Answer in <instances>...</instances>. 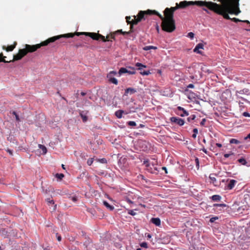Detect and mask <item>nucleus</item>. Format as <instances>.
Wrapping results in <instances>:
<instances>
[{"label":"nucleus","instance_id":"obj_48","mask_svg":"<svg viewBox=\"0 0 250 250\" xmlns=\"http://www.w3.org/2000/svg\"><path fill=\"white\" fill-rule=\"evenodd\" d=\"M195 164H196V167H197V169H198L199 168V160L198 158H196L195 160Z\"/></svg>","mask_w":250,"mask_h":250},{"label":"nucleus","instance_id":"obj_15","mask_svg":"<svg viewBox=\"0 0 250 250\" xmlns=\"http://www.w3.org/2000/svg\"><path fill=\"white\" fill-rule=\"evenodd\" d=\"M17 44V43L16 42H15L13 43V44L11 45H8L7 47L3 45L2 46V49L3 50H5L7 52L12 51L14 50V49L16 47V45Z\"/></svg>","mask_w":250,"mask_h":250},{"label":"nucleus","instance_id":"obj_45","mask_svg":"<svg viewBox=\"0 0 250 250\" xmlns=\"http://www.w3.org/2000/svg\"><path fill=\"white\" fill-rule=\"evenodd\" d=\"M116 33L115 32H113V33H111L110 34V40H115V35H116Z\"/></svg>","mask_w":250,"mask_h":250},{"label":"nucleus","instance_id":"obj_14","mask_svg":"<svg viewBox=\"0 0 250 250\" xmlns=\"http://www.w3.org/2000/svg\"><path fill=\"white\" fill-rule=\"evenodd\" d=\"M237 181L234 179H231L229 184L226 186V189L230 190L232 189L236 184Z\"/></svg>","mask_w":250,"mask_h":250},{"label":"nucleus","instance_id":"obj_27","mask_svg":"<svg viewBox=\"0 0 250 250\" xmlns=\"http://www.w3.org/2000/svg\"><path fill=\"white\" fill-rule=\"evenodd\" d=\"M128 72V69H127L126 68H125V67H121L119 72H118V73L119 74V75H121V74H124V73H127Z\"/></svg>","mask_w":250,"mask_h":250},{"label":"nucleus","instance_id":"obj_3","mask_svg":"<svg viewBox=\"0 0 250 250\" xmlns=\"http://www.w3.org/2000/svg\"><path fill=\"white\" fill-rule=\"evenodd\" d=\"M72 34H73V37L74 36H80V35H85L86 36H88L90 37L91 39H92L94 40L98 41L100 39H101L103 42H109V41H112V40H110V35H108L106 36V37L103 36L102 35H101L99 34L98 33H94V32H75L74 33H71Z\"/></svg>","mask_w":250,"mask_h":250},{"label":"nucleus","instance_id":"obj_19","mask_svg":"<svg viewBox=\"0 0 250 250\" xmlns=\"http://www.w3.org/2000/svg\"><path fill=\"white\" fill-rule=\"evenodd\" d=\"M83 246H85L86 250H90V247L93 246V244L91 243V241L90 240H88L83 243Z\"/></svg>","mask_w":250,"mask_h":250},{"label":"nucleus","instance_id":"obj_7","mask_svg":"<svg viewBox=\"0 0 250 250\" xmlns=\"http://www.w3.org/2000/svg\"><path fill=\"white\" fill-rule=\"evenodd\" d=\"M154 10H147L146 11H140L137 16V19L139 21H141L143 19H145L147 15L153 14Z\"/></svg>","mask_w":250,"mask_h":250},{"label":"nucleus","instance_id":"obj_47","mask_svg":"<svg viewBox=\"0 0 250 250\" xmlns=\"http://www.w3.org/2000/svg\"><path fill=\"white\" fill-rule=\"evenodd\" d=\"M127 125L129 126H135L136 125V123L134 121H129L127 122Z\"/></svg>","mask_w":250,"mask_h":250},{"label":"nucleus","instance_id":"obj_57","mask_svg":"<svg viewBox=\"0 0 250 250\" xmlns=\"http://www.w3.org/2000/svg\"><path fill=\"white\" fill-rule=\"evenodd\" d=\"M233 152H231L230 153H229V154H225L224 155V156L226 158H229L230 155H233Z\"/></svg>","mask_w":250,"mask_h":250},{"label":"nucleus","instance_id":"obj_37","mask_svg":"<svg viewBox=\"0 0 250 250\" xmlns=\"http://www.w3.org/2000/svg\"><path fill=\"white\" fill-rule=\"evenodd\" d=\"M69 199L74 202H76L78 201V198L77 196H73L69 197Z\"/></svg>","mask_w":250,"mask_h":250},{"label":"nucleus","instance_id":"obj_52","mask_svg":"<svg viewBox=\"0 0 250 250\" xmlns=\"http://www.w3.org/2000/svg\"><path fill=\"white\" fill-rule=\"evenodd\" d=\"M140 246L142 248H147V244L146 242H143L140 244Z\"/></svg>","mask_w":250,"mask_h":250},{"label":"nucleus","instance_id":"obj_35","mask_svg":"<svg viewBox=\"0 0 250 250\" xmlns=\"http://www.w3.org/2000/svg\"><path fill=\"white\" fill-rule=\"evenodd\" d=\"M238 161L239 163H241L243 165H245L247 163L246 160L243 158H241L238 159Z\"/></svg>","mask_w":250,"mask_h":250},{"label":"nucleus","instance_id":"obj_21","mask_svg":"<svg viewBox=\"0 0 250 250\" xmlns=\"http://www.w3.org/2000/svg\"><path fill=\"white\" fill-rule=\"evenodd\" d=\"M215 174H210L209 178L210 180V183H212L214 186H217L216 179L214 176Z\"/></svg>","mask_w":250,"mask_h":250},{"label":"nucleus","instance_id":"obj_29","mask_svg":"<svg viewBox=\"0 0 250 250\" xmlns=\"http://www.w3.org/2000/svg\"><path fill=\"white\" fill-rule=\"evenodd\" d=\"M156 49L157 47L156 46H152V45H149V46H146L143 47V50L147 51L149 50L150 49Z\"/></svg>","mask_w":250,"mask_h":250},{"label":"nucleus","instance_id":"obj_2","mask_svg":"<svg viewBox=\"0 0 250 250\" xmlns=\"http://www.w3.org/2000/svg\"><path fill=\"white\" fill-rule=\"evenodd\" d=\"M73 34H72L71 33H67L65 34L60 35L58 36H54L51 38H48L46 40L42 42L39 44H37L35 45H29V44H25V48H24L27 51V53L28 52H33L36 51L38 49L40 48L42 46H46L49 43L53 42L57 40H59L62 38H73Z\"/></svg>","mask_w":250,"mask_h":250},{"label":"nucleus","instance_id":"obj_24","mask_svg":"<svg viewBox=\"0 0 250 250\" xmlns=\"http://www.w3.org/2000/svg\"><path fill=\"white\" fill-rule=\"evenodd\" d=\"M103 204L110 210H112L114 208V207L110 205L107 201H104Z\"/></svg>","mask_w":250,"mask_h":250},{"label":"nucleus","instance_id":"obj_5","mask_svg":"<svg viewBox=\"0 0 250 250\" xmlns=\"http://www.w3.org/2000/svg\"><path fill=\"white\" fill-rule=\"evenodd\" d=\"M161 27L163 30L167 32H172L175 30V23L174 20H163Z\"/></svg>","mask_w":250,"mask_h":250},{"label":"nucleus","instance_id":"obj_43","mask_svg":"<svg viewBox=\"0 0 250 250\" xmlns=\"http://www.w3.org/2000/svg\"><path fill=\"white\" fill-rule=\"evenodd\" d=\"M213 207H226V205L225 204H214Z\"/></svg>","mask_w":250,"mask_h":250},{"label":"nucleus","instance_id":"obj_4","mask_svg":"<svg viewBox=\"0 0 250 250\" xmlns=\"http://www.w3.org/2000/svg\"><path fill=\"white\" fill-rule=\"evenodd\" d=\"M195 5L202 9V10L205 11L207 13L209 14L210 12L205 7V1L203 0H197V1H187L186 0L181 1L179 3H178L179 8H185L186 7L189 5Z\"/></svg>","mask_w":250,"mask_h":250},{"label":"nucleus","instance_id":"obj_62","mask_svg":"<svg viewBox=\"0 0 250 250\" xmlns=\"http://www.w3.org/2000/svg\"><path fill=\"white\" fill-rule=\"evenodd\" d=\"M6 151L11 155H13V152L11 150L9 149H7L6 150Z\"/></svg>","mask_w":250,"mask_h":250},{"label":"nucleus","instance_id":"obj_51","mask_svg":"<svg viewBox=\"0 0 250 250\" xmlns=\"http://www.w3.org/2000/svg\"><path fill=\"white\" fill-rule=\"evenodd\" d=\"M128 213L132 216H134L136 214V213L133 210H128Z\"/></svg>","mask_w":250,"mask_h":250},{"label":"nucleus","instance_id":"obj_12","mask_svg":"<svg viewBox=\"0 0 250 250\" xmlns=\"http://www.w3.org/2000/svg\"><path fill=\"white\" fill-rule=\"evenodd\" d=\"M170 121L180 126L183 125L185 124V121L183 119L175 117L170 118Z\"/></svg>","mask_w":250,"mask_h":250},{"label":"nucleus","instance_id":"obj_46","mask_svg":"<svg viewBox=\"0 0 250 250\" xmlns=\"http://www.w3.org/2000/svg\"><path fill=\"white\" fill-rule=\"evenodd\" d=\"M229 20H230L231 21L235 22H241L242 21V20H240L237 18H230L229 19Z\"/></svg>","mask_w":250,"mask_h":250},{"label":"nucleus","instance_id":"obj_40","mask_svg":"<svg viewBox=\"0 0 250 250\" xmlns=\"http://www.w3.org/2000/svg\"><path fill=\"white\" fill-rule=\"evenodd\" d=\"M196 118L195 115H192L190 117L187 118V120L188 122H190L191 121L194 120Z\"/></svg>","mask_w":250,"mask_h":250},{"label":"nucleus","instance_id":"obj_34","mask_svg":"<svg viewBox=\"0 0 250 250\" xmlns=\"http://www.w3.org/2000/svg\"><path fill=\"white\" fill-rule=\"evenodd\" d=\"M96 161L98 162L102 163V164H106L107 163V160L105 158H102V159H96Z\"/></svg>","mask_w":250,"mask_h":250},{"label":"nucleus","instance_id":"obj_55","mask_svg":"<svg viewBox=\"0 0 250 250\" xmlns=\"http://www.w3.org/2000/svg\"><path fill=\"white\" fill-rule=\"evenodd\" d=\"M83 101H84V104L86 105H88L91 104V103L86 99H83Z\"/></svg>","mask_w":250,"mask_h":250},{"label":"nucleus","instance_id":"obj_9","mask_svg":"<svg viewBox=\"0 0 250 250\" xmlns=\"http://www.w3.org/2000/svg\"><path fill=\"white\" fill-rule=\"evenodd\" d=\"M231 1V5L233 9L232 10L234 11L233 14L238 15L241 13V10L239 8V0H232Z\"/></svg>","mask_w":250,"mask_h":250},{"label":"nucleus","instance_id":"obj_61","mask_svg":"<svg viewBox=\"0 0 250 250\" xmlns=\"http://www.w3.org/2000/svg\"><path fill=\"white\" fill-rule=\"evenodd\" d=\"M130 25V31L129 32H130V33H131L133 32V24H132V23L131 22V23L129 24Z\"/></svg>","mask_w":250,"mask_h":250},{"label":"nucleus","instance_id":"obj_41","mask_svg":"<svg viewBox=\"0 0 250 250\" xmlns=\"http://www.w3.org/2000/svg\"><path fill=\"white\" fill-rule=\"evenodd\" d=\"M130 70H128L127 73H128L129 74H135L136 71H135V69L134 68H131V67H130Z\"/></svg>","mask_w":250,"mask_h":250},{"label":"nucleus","instance_id":"obj_38","mask_svg":"<svg viewBox=\"0 0 250 250\" xmlns=\"http://www.w3.org/2000/svg\"><path fill=\"white\" fill-rule=\"evenodd\" d=\"M80 115L82 119V120L83 122H86L87 120V117L86 115H83L81 112L80 113Z\"/></svg>","mask_w":250,"mask_h":250},{"label":"nucleus","instance_id":"obj_42","mask_svg":"<svg viewBox=\"0 0 250 250\" xmlns=\"http://www.w3.org/2000/svg\"><path fill=\"white\" fill-rule=\"evenodd\" d=\"M94 161V158H91L87 160V164L88 166H91Z\"/></svg>","mask_w":250,"mask_h":250},{"label":"nucleus","instance_id":"obj_58","mask_svg":"<svg viewBox=\"0 0 250 250\" xmlns=\"http://www.w3.org/2000/svg\"><path fill=\"white\" fill-rule=\"evenodd\" d=\"M243 115L245 117H250V114L247 112H244L243 113Z\"/></svg>","mask_w":250,"mask_h":250},{"label":"nucleus","instance_id":"obj_36","mask_svg":"<svg viewBox=\"0 0 250 250\" xmlns=\"http://www.w3.org/2000/svg\"><path fill=\"white\" fill-rule=\"evenodd\" d=\"M137 16H134V20H132L131 21V22L132 23V24H134V25H136L139 22H140V21H139L137 19Z\"/></svg>","mask_w":250,"mask_h":250},{"label":"nucleus","instance_id":"obj_6","mask_svg":"<svg viewBox=\"0 0 250 250\" xmlns=\"http://www.w3.org/2000/svg\"><path fill=\"white\" fill-rule=\"evenodd\" d=\"M164 17L161 14L158 13L157 11L154 10L153 15H156L158 16L159 18L161 20H174L173 19V14L170 11H167V8L165 9L164 12Z\"/></svg>","mask_w":250,"mask_h":250},{"label":"nucleus","instance_id":"obj_28","mask_svg":"<svg viewBox=\"0 0 250 250\" xmlns=\"http://www.w3.org/2000/svg\"><path fill=\"white\" fill-rule=\"evenodd\" d=\"M39 147L42 151V154H45L47 152V149L46 147L42 145H39Z\"/></svg>","mask_w":250,"mask_h":250},{"label":"nucleus","instance_id":"obj_17","mask_svg":"<svg viewBox=\"0 0 250 250\" xmlns=\"http://www.w3.org/2000/svg\"><path fill=\"white\" fill-rule=\"evenodd\" d=\"M137 92L136 89L131 87L127 88L125 91V95L127 96L128 94H132Z\"/></svg>","mask_w":250,"mask_h":250},{"label":"nucleus","instance_id":"obj_13","mask_svg":"<svg viewBox=\"0 0 250 250\" xmlns=\"http://www.w3.org/2000/svg\"><path fill=\"white\" fill-rule=\"evenodd\" d=\"M177 114L181 117L187 116L188 113L185 109L181 106L177 107Z\"/></svg>","mask_w":250,"mask_h":250},{"label":"nucleus","instance_id":"obj_1","mask_svg":"<svg viewBox=\"0 0 250 250\" xmlns=\"http://www.w3.org/2000/svg\"><path fill=\"white\" fill-rule=\"evenodd\" d=\"M221 4H217L213 1L205 0V7L208 10L213 12L214 13L222 16L225 19H229V14H233L231 2L232 0H217Z\"/></svg>","mask_w":250,"mask_h":250},{"label":"nucleus","instance_id":"obj_64","mask_svg":"<svg viewBox=\"0 0 250 250\" xmlns=\"http://www.w3.org/2000/svg\"><path fill=\"white\" fill-rule=\"evenodd\" d=\"M81 235L83 236L84 237L85 239H86V235H85V232L84 231H81Z\"/></svg>","mask_w":250,"mask_h":250},{"label":"nucleus","instance_id":"obj_54","mask_svg":"<svg viewBox=\"0 0 250 250\" xmlns=\"http://www.w3.org/2000/svg\"><path fill=\"white\" fill-rule=\"evenodd\" d=\"M46 201L48 204H54V202L53 200H51L50 198L46 199Z\"/></svg>","mask_w":250,"mask_h":250},{"label":"nucleus","instance_id":"obj_10","mask_svg":"<svg viewBox=\"0 0 250 250\" xmlns=\"http://www.w3.org/2000/svg\"><path fill=\"white\" fill-rule=\"evenodd\" d=\"M135 65L139 67L138 69L141 71L140 73L142 75H148L149 74H150V72L149 70H143V71L142 70V68H146V65H144L140 62L136 63Z\"/></svg>","mask_w":250,"mask_h":250},{"label":"nucleus","instance_id":"obj_49","mask_svg":"<svg viewBox=\"0 0 250 250\" xmlns=\"http://www.w3.org/2000/svg\"><path fill=\"white\" fill-rule=\"evenodd\" d=\"M218 219H219V218L217 216L213 217L210 219L209 221L210 223H213L215 220H218Z\"/></svg>","mask_w":250,"mask_h":250},{"label":"nucleus","instance_id":"obj_20","mask_svg":"<svg viewBox=\"0 0 250 250\" xmlns=\"http://www.w3.org/2000/svg\"><path fill=\"white\" fill-rule=\"evenodd\" d=\"M139 144L140 146H142V150L146 151L147 149V147L146 145V141L141 140L139 142Z\"/></svg>","mask_w":250,"mask_h":250},{"label":"nucleus","instance_id":"obj_53","mask_svg":"<svg viewBox=\"0 0 250 250\" xmlns=\"http://www.w3.org/2000/svg\"><path fill=\"white\" fill-rule=\"evenodd\" d=\"M194 36V34L192 32H189L188 34V37L191 39L193 38Z\"/></svg>","mask_w":250,"mask_h":250},{"label":"nucleus","instance_id":"obj_16","mask_svg":"<svg viewBox=\"0 0 250 250\" xmlns=\"http://www.w3.org/2000/svg\"><path fill=\"white\" fill-rule=\"evenodd\" d=\"M204 48V45L201 43H199L197 44L194 49H193V51L194 52H196L198 54H202V52L200 50V49Z\"/></svg>","mask_w":250,"mask_h":250},{"label":"nucleus","instance_id":"obj_39","mask_svg":"<svg viewBox=\"0 0 250 250\" xmlns=\"http://www.w3.org/2000/svg\"><path fill=\"white\" fill-rule=\"evenodd\" d=\"M12 114L15 116L16 120L17 122L20 121V119L19 115L17 114V113L15 111H12Z\"/></svg>","mask_w":250,"mask_h":250},{"label":"nucleus","instance_id":"obj_23","mask_svg":"<svg viewBox=\"0 0 250 250\" xmlns=\"http://www.w3.org/2000/svg\"><path fill=\"white\" fill-rule=\"evenodd\" d=\"M211 198L213 201L218 202L220 201L222 198L219 195H214L211 197Z\"/></svg>","mask_w":250,"mask_h":250},{"label":"nucleus","instance_id":"obj_33","mask_svg":"<svg viewBox=\"0 0 250 250\" xmlns=\"http://www.w3.org/2000/svg\"><path fill=\"white\" fill-rule=\"evenodd\" d=\"M5 58L6 57L4 56L2 53H0V62H3L5 63L8 62V61H7L5 60Z\"/></svg>","mask_w":250,"mask_h":250},{"label":"nucleus","instance_id":"obj_22","mask_svg":"<svg viewBox=\"0 0 250 250\" xmlns=\"http://www.w3.org/2000/svg\"><path fill=\"white\" fill-rule=\"evenodd\" d=\"M124 112V111L122 110H118L115 112V115L118 118L120 119L122 117Z\"/></svg>","mask_w":250,"mask_h":250},{"label":"nucleus","instance_id":"obj_32","mask_svg":"<svg viewBox=\"0 0 250 250\" xmlns=\"http://www.w3.org/2000/svg\"><path fill=\"white\" fill-rule=\"evenodd\" d=\"M241 143V142L240 141H239L237 139H233V138L231 139L229 141L230 144H235L237 145V144H240Z\"/></svg>","mask_w":250,"mask_h":250},{"label":"nucleus","instance_id":"obj_30","mask_svg":"<svg viewBox=\"0 0 250 250\" xmlns=\"http://www.w3.org/2000/svg\"><path fill=\"white\" fill-rule=\"evenodd\" d=\"M143 164H144V165H145L146 167L147 170L149 171L150 172H152L151 170H150L149 169V167L150 166V164L149 163L148 161V160H144Z\"/></svg>","mask_w":250,"mask_h":250},{"label":"nucleus","instance_id":"obj_44","mask_svg":"<svg viewBox=\"0 0 250 250\" xmlns=\"http://www.w3.org/2000/svg\"><path fill=\"white\" fill-rule=\"evenodd\" d=\"M64 177V175L62 173L61 174H56V177H57L58 179H59L60 180L62 179V178Z\"/></svg>","mask_w":250,"mask_h":250},{"label":"nucleus","instance_id":"obj_25","mask_svg":"<svg viewBox=\"0 0 250 250\" xmlns=\"http://www.w3.org/2000/svg\"><path fill=\"white\" fill-rule=\"evenodd\" d=\"M179 9V7H178V3H177L176 4V6L175 7H171L170 8H167V11H170L173 14H174V12L175 10H176L177 9Z\"/></svg>","mask_w":250,"mask_h":250},{"label":"nucleus","instance_id":"obj_59","mask_svg":"<svg viewBox=\"0 0 250 250\" xmlns=\"http://www.w3.org/2000/svg\"><path fill=\"white\" fill-rule=\"evenodd\" d=\"M248 139H249V141H250V133H249L246 137L244 138V140H247Z\"/></svg>","mask_w":250,"mask_h":250},{"label":"nucleus","instance_id":"obj_11","mask_svg":"<svg viewBox=\"0 0 250 250\" xmlns=\"http://www.w3.org/2000/svg\"><path fill=\"white\" fill-rule=\"evenodd\" d=\"M237 102L239 103L240 109L242 110L245 107V103H246L248 101L246 99H244V98L237 96Z\"/></svg>","mask_w":250,"mask_h":250},{"label":"nucleus","instance_id":"obj_50","mask_svg":"<svg viewBox=\"0 0 250 250\" xmlns=\"http://www.w3.org/2000/svg\"><path fill=\"white\" fill-rule=\"evenodd\" d=\"M125 19L128 24L131 23V21H130L131 17L130 16H126Z\"/></svg>","mask_w":250,"mask_h":250},{"label":"nucleus","instance_id":"obj_60","mask_svg":"<svg viewBox=\"0 0 250 250\" xmlns=\"http://www.w3.org/2000/svg\"><path fill=\"white\" fill-rule=\"evenodd\" d=\"M194 87V85L192 83H190L187 86V88H193Z\"/></svg>","mask_w":250,"mask_h":250},{"label":"nucleus","instance_id":"obj_56","mask_svg":"<svg viewBox=\"0 0 250 250\" xmlns=\"http://www.w3.org/2000/svg\"><path fill=\"white\" fill-rule=\"evenodd\" d=\"M206 122V120L205 118H204L202 120L201 123H200V125H201L202 126H204L205 125V122Z\"/></svg>","mask_w":250,"mask_h":250},{"label":"nucleus","instance_id":"obj_31","mask_svg":"<svg viewBox=\"0 0 250 250\" xmlns=\"http://www.w3.org/2000/svg\"><path fill=\"white\" fill-rule=\"evenodd\" d=\"M108 81L110 83H112L115 85H117L118 83V80L114 77L111 78V79H109V80H108Z\"/></svg>","mask_w":250,"mask_h":250},{"label":"nucleus","instance_id":"obj_63","mask_svg":"<svg viewBox=\"0 0 250 250\" xmlns=\"http://www.w3.org/2000/svg\"><path fill=\"white\" fill-rule=\"evenodd\" d=\"M193 133H195V134H198V129L197 128H194L193 129Z\"/></svg>","mask_w":250,"mask_h":250},{"label":"nucleus","instance_id":"obj_8","mask_svg":"<svg viewBox=\"0 0 250 250\" xmlns=\"http://www.w3.org/2000/svg\"><path fill=\"white\" fill-rule=\"evenodd\" d=\"M27 51L24 49H21L19 50V52L13 56V59L8 61V62H13L15 61L21 60L24 56L27 54Z\"/></svg>","mask_w":250,"mask_h":250},{"label":"nucleus","instance_id":"obj_18","mask_svg":"<svg viewBox=\"0 0 250 250\" xmlns=\"http://www.w3.org/2000/svg\"><path fill=\"white\" fill-rule=\"evenodd\" d=\"M151 222L156 226H160L161 225V220L159 218H152L151 219Z\"/></svg>","mask_w":250,"mask_h":250},{"label":"nucleus","instance_id":"obj_26","mask_svg":"<svg viewBox=\"0 0 250 250\" xmlns=\"http://www.w3.org/2000/svg\"><path fill=\"white\" fill-rule=\"evenodd\" d=\"M117 74V72L115 71H111L107 75V78H108V80L111 79V78L114 77L115 75Z\"/></svg>","mask_w":250,"mask_h":250}]
</instances>
